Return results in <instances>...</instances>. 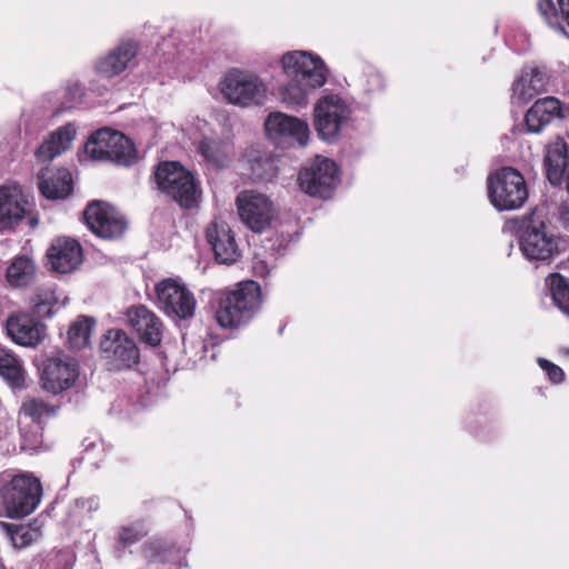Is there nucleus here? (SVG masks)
Returning a JSON list of instances; mask_svg holds the SVG:
<instances>
[{"label":"nucleus","instance_id":"nucleus-19","mask_svg":"<svg viewBox=\"0 0 569 569\" xmlns=\"http://www.w3.org/2000/svg\"><path fill=\"white\" fill-rule=\"evenodd\" d=\"M206 238L220 263L232 264L240 258L234 234L227 222L214 219L206 229Z\"/></svg>","mask_w":569,"mask_h":569},{"label":"nucleus","instance_id":"nucleus-23","mask_svg":"<svg viewBox=\"0 0 569 569\" xmlns=\"http://www.w3.org/2000/svg\"><path fill=\"white\" fill-rule=\"evenodd\" d=\"M561 116V103L557 98L537 100L527 111L525 120L530 132L538 133L555 118Z\"/></svg>","mask_w":569,"mask_h":569},{"label":"nucleus","instance_id":"nucleus-42","mask_svg":"<svg viewBox=\"0 0 569 569\" xmlns=\"http://www.w3.org/2000/svg\"><path fill=\"white\" fill-rule=\"evenodd\" d=\"M37 411L38 418L41 416H54L57 412V407L38 401Z\"/></svg>","mask_w":569,"mask_h":569},{"label":"nucleus","instance_id":"nucleus-22","mask_svg":"<svg viewBox=\"0 0 569 569\" xmlns=\"http://www.w3.org/2000/svg\"><path fill=\"white\" fill-rule=\"evenodd\" d=\"M137 52L136 42L131 40L122 41L97 62L96 69L103 77H114L127 69Z\"/></svg>","mask_w":569,"mask_h":569},{"label":"nucleus","instance_id":"nucleus-30","mask_svg":"<svg viewBox=\"0 0 569 569\" xmlns=\"http://www.w3.org/2000/svg\"><path fill=\"white\" fill-rule=\"evenodd\" d=\"M558 4L559 12L555 9L552 0H539L538 9L551 28L566 33L563 22L569 26V0H558Z\"/></svg>","mask_w":569,"mask_h":569},{"label":"nucleus","instance_id":"nucleus-20","mask_svg":"<svg viewBox=\"0 0 569 569\" xmlns=\"http://www.w3.org/2000/svg\"><path fill=\"white\" fill-rule=\"evenodd\" d=\"M549 74L545 68L530 67L521 70L511 88V100L526 103L535 96L547 90Z\"/></svg>","mask_w":569,"mask_h":569},{"label":"nucleus","instance_id":"nucleus-15","mask_svg":"<svg viewBox=\"0 0 569 569\" xmlns=\"http://www.w3.org/2000/svg\"><path fill=\"white\" fill-rule=\"evenodd\" d=\"M78 363L67 356L47 358L42 363L40 380L42 388L53 395L72 388L79 378Z\"/></svg>","mask_w":569,"mask_h":569},{"label":"nucleus","instance_id":"nucleus-32","mask_svg":"<svg viewBox=\"0 0 569 569\" xmlns=\"http://www.w3.org/2000/svg\"><path fill=\"white\" fill-rule=\"evenodd\" d=\"M556 306L567 316H569V280L559 273H552L546 279Z\"/></svg>","mask_w":569,"mask_h":569},{"label":"nucleus","instance_id":"nucleus-26","mask_svg":"<svg viewBox=\"0 0 569 569\" xmlns=\"http://www.w3.org/2000/svg\"><path fill=\"white\" fill-rule=\"evenodd\" d=\"M231 143L216 137H203L198 143V151L204 161L216 168H224L230 162Z\"/></svg>","mask_w":569,"mask_h":569},{"label":"nucleus","instance_id":"nucleus-13","mask_svg":"<svg viewBox=\"0 0 569 569\" xmlns=\"http://www.w3.org/2000/svg\"><path fill=\"white\" fill-rule=\"evenodd\" d=\"M264 130L269 139L281 144L307 146L310 128L307 121L283 112H271L264 121Z\"/></svg>","mask_w":569,"mask_h":569},{"label":"nucleus","instance_id":"nucleus-16","mask_svg":"<svg viewBox=\"0 0 569 569\" xmlns=\"http://www.w3.org/2000/svg\"><path fill=\"white\" fill-rule=\"evenodd\" d=\"M100 347L111 369L131 368L139 361V348L122 330L110 329L101 340Z\"/></svg>","mask_w":569,"mask_h":569},{"label":"nucleus","instance_id":"nucleus-12","mask_svg":"<svg viewBox=\"0 0 569 569\" xmlns=\"http://www.w3.org/2000/svg\"><path fill=\"white\" fill-rule=\"evenodd\" d=\"M83 216L89 229L103 239H117L126 232L128 227L126 218L114 207L103 201L90 202Z\"/></svg>","mask_w":569,"mask_h":569},{"label":"nucleus","instance_id":"nucleus-38","mask_svg":"<svg viewBox=\"0 0 569 569\" xmlns=\"http://www.w3.org/2000/svg\"><path fill=\"white\" fill-rule=\"evenodd\" d=\"M362 86L367 93H373L383 88V78L379 71L369 68L362 77Z\"/></svg>","mask_w":569,"mask_h":569},{"label":"nucleus","instance_id":"nucleus-39","mask_svg":"<svg viewBox=\"0 0 569 569\" xmlns=\"http://www.w3.org/2000/svg\"><path fill=\"white\" fill-rule=\"evenodd\" d=\"M538 365L545 370L553 383H560L565 379L563 370L543 358H538Z\"/></svg>","mask_w":569,"mask_h":569},{"label":"nucleus","instance_id":"nucleus-5","mask_svg":"<svg viewBox=\"0 0 569 569\" xmlns=\"http://www.w3.org/2000/svg\"><path fill=\"white\" fill-rule=\"evenodd\" d=\"M520 249L526 259L549 264L567 249V241L543 222H531L521 233Z\"/></svg>","mask_w":569,"mask_h":569},{"label":"nucleus","instance_id":"nucleus-46","mask_svg":"<svg viewBox=\"0 0 569 569\" xmlns=\"http://www.w3.org/2000/svg\"><path fill=\"white\" fill-rule=\"evenodd\" d=\"M37 337H38V341L40 340V328L38 327V333H37Z\"/></svg>","mask_w":569,"mask_h":569},{"label":"nucleus","instance_id":"nucleus-3","mask_svg":"<svg viewBox=\"0 0 569 569\" xmlns=\"http://www.w3.org/2000/svg\"><path fill=\"white\" fill-rule=\"evenodd\" d=\"M261 305L260 286L254 281H244L220 300L216 319L222 328H234L247 323Z\"/></svg>","mask_w":569,"mask_h":569},{"label":"nucleus","instance_id":"nucleus-21","mask_svg":"<svg viewBox=\"0 0 569 569\" xmlns=\"http://www.w3.org/2000/svg\"><path fill=\"white\" fill-rule=\"evenodd\" d=\"M127 320L143 342L150 346H158L161 342L162 323L147 307H131L127 311Z\"/></svg>","mask_w":569,"mask_h":569},{"label":"nucleus","instance_id":"nucleus-24","mask_svg":"<svg viewBox=\"0 0 569 569\" xmlns=\"http://www.w3.org/2000/svg\"><path fill=\"white\" fill-rule=\"evenodd\" d=\"M77 133L73 123L61 126L50 133V136L38 148V162L50 161L63 151H66Z\"/></svg>","mask_w":569,"mask_h":569},{"label":"nucleus","instance_id":"nucleus-14","mask_svg":"<svg viewBox=\"0 0 569 569\" xmlns=\"http://www.w3.org/2000/svg\"><path fill=\"white\" fill-rule=\"evenodd\" d=\"M30 214L31 203L21 186H0V233L14 232Z\"/></svg>","mask_w":569,"mask_h":569},{"label":"nucleus","instance_id":"nucleus-4","mask_svg":"<svg viewBox=\"0 0 569 569\" xmlns=\"http://www.w3.org/2000/svg\"><path fill=\"white\" fill-rule=\"evenodd\" d=\"M220 92L231 104L250 108L261 106L268 92L267 83L258 74L233 68L221 79Z\"/></svg>","mask_w":569,"mask_h":569},{"label":"nucleus","instance_id":"nucleus-7","mask_svg":"<svg viewBox=\"0 0 569 569\" xmlns=\"http://www.w3.org/2000/svg\"><path fill=\"white\" fill-rule=\"evenodd\" d=\"M93 160L111 161L130 166L136 159V149L130 139L118 131L103 128L94 132L84 146Z\"/></svg>","mask_w":569,"mask_h":569},{"label":"nucleus","instance_id":"nucleus-1","mask_svg":"<svg viewBox=\"0 0 569 569\" xmlns=\"http://www.w3.org/2000/svg\"><path fill=\"white\" fill-rule=\"evenodd\" d=\"M289 81L281 91V100L290 108H303L310 94L321 88L328 79L323 60L309 51H289L280 60Z\"/></svg>","mask_w":569,"mask_h":569},{"label":"nucleus","instance_id":"nucleus-41","mask_svg":"<svg viewBox=\"0 0 569 569\" xmlns=\"http://www.w3.org/2000/svg\"><path fill=\"white\" fill-rule=\"evenodd\" d=\"M253 271L257 276L260 277H266L270 272L268 264L263 260L258 258H256L253 262Z\"/></svg>","mask_w":569,"mask_h":569},{"label":"nucleus","instance_id":"nucleus-28","mask_svg":"<svg viewBox=\"0 0 569 569\" xmlns=\"http://www.w3.org/2000/svg\"><path fill=\"white\" fill-rule=\"evenodd\" d=\"M6 279L12 288H26L36 279V264L28 254L17 256L6 271Z\"/></svg>","mask_w":569,"mask_h":569},{"label":"nucleus","instance_id":"nucleus-47","mask_svg":"<svg viewBox=\"0 0 569 569\" xmlns=\"http://www.w3.org/2000/svg\"><path fill=\"white\" fill-rule=\"evenodd\" d=\"M0 569H4L3 566L0 565Z\"/></svg>","mask_w":569,"mask_h":569},{"label":"nucleus","instance_id":"nucleus-2","mask_svg":"<svg viewBox=\"0 0 569 569\" xmlns=\"http://www.w3.org/2000/svg\"><path fill=\"white\" fill-rule=\"evenodd\" d=\"M154 180L158 189L181 208L198 207L202 194L201 189L193 174L180 163L161 162L154 172Z\"/></svg>","mask_w":569,"mask_h":569},{"label":"nucleus","instance_id":"nucleus-35","mask_svg":"<svg viewBox=\"0 0 569 569\" xmlns=\"http://www.w3.org/2000/svg\"><path fill=\"white\" fill-rule=\"evenodd\" d=\"M147 532L143 522L137 521L121 527L118 533V540L120 545L126 548L140 541Z\"/></svg>","mask_w":569,"mask_h":569},{"label":"nucleus","instance_id":"nucleus-11","mask_svg":"<svg viewBox=\"0 0 569 569\" xmlns=\"http://www.w3.org/2000/svg\"><path fill=\"white\" fill-rule=\"evenodd\" d=\"M236 203L241 221L254 232H263L276 217V208L266 194L243 191Z\"/></svg>","mask_w":569,"mask_h":569},{"label":"nucleus","instance_id":"nucleus-18","mask_svg":"<svg viewBox=\"0 0 569 569\" xmlns=\"http://www.w3.org/2000/svg\"><path fill=\"white\" fill-rule=\"evenodd\" d=\"M83 261L81 244L69 237L54 239L47 251V264L59 273H68L78 269Z\"/></svg>","mask_w":569,"mask_h":569},{"label":"nucleus","instance_id":"nucleus-29","mask_svg":"<svg viewBox=\"0 0 569 569\" xmlns=\"http://www.w3.org/2000/svg\"><path fill=\"white\" fill-rule=\"evenodd\" d=\"M36 321L31 313L19 312L7 321V331L11 339L21 346L34 345Z\"/></svg>","mask_w":569,"mask_h":569},{"label":"nucleus","instance_id":"nucleus-10","mask_svg":"<svg viewBox=\"0 0 569 569\" xmlns=\"http://www.w3.org/2000/svg\"><path fill=\"white\" fill-rule=\"evenodd\" d=\"M36 478L31 473H19L0 487V497L10 518L24 517L36 508Z\"/></svg>","mask_w":569,"mask_h":569},{"label":"nucleus","instance_id":"nucleus-31","mask_svg":"<svg viewBox=\"0 0 569 569\" xmlns=\"http://www.w3.org/2000/svg\"><path fill=\"white\" fill-rule=\"evenodd\" d=\"M0 376L12 387L22 388L24 375L18 360L0 348Z\"/></svg>","mask_w":569,"mask_h":569},{"label":"nucleus","instance_id":"nucleus-45","mask_svg":"<svg viewBox=\"0 0 569 569\" xmlns=\"http://www.w3.org/2000/svg\"><path fill=\"white\" fill-rule=\"evenodd\" d=\"M29 223H30V226H34L36 224V218H30L29 219Z\"/></svg>","mask_w":569,"mask_h":569},{"label":"nucleus","instance_id":"nucleus-9","mask_svg":"<svg viewBox=\"0 0 569 569\" xmlns=\"http://www.w3.org/2000/svg\"><path fill=\"white\" fill-rule=\"evenodd\" d=\"M313 116L318 136L325 141L335 142L350 119L351 108L340 96L327 94L315 104Z\"/></svg>","mask_w":569,"mask_h":569},{"label":"nucleus","instance_id":"nucleus-40","mask_svg":"<svg viewBox=\"0 0 569 569\" xmlns=\"http://www.w3.org/2000/svg\"><path fill=\"white\" fill-rule=\"evenodd\" d=\"M49 569H70L64 553H59L47 561Z\"/></svg>","mask_w":569,"mask_h":569},{"label":"nucleus","instance_id":"nucleus-43","mask_svg":"<svg viewBox=\"0 0 569 569\" xmlns=\"http://www.w3.org/2000/svg\"><path fill=\"white\" fill-rule=\"evenodd\" d=\"M68 92L72 96V101H79L83 96V87L80 83H74L69 87Z\"/></svg>","mask_w":569,"mask_h":569},{"label":"nucleus","instance_id":"nucleus-17","mask_svg":"<svg viewBox=\"0 0 569 569\" xmlns=\"http://www.w3.org/2000/svg\"><path fill=\"white\" fill-rule=\"evenodd\" d=\"M338 182L336 163L317 157L299 176L300 188L310 196L328 197Z\"/></svg>","mask_w":569,"mask_h":569},{"label":"nucleus","instance_id":"nucleus-37","mask_svg":"<svg viewBox=\"0 0 569 569\" xmlns=\"http://www.w3.org/2000/svg\"><path fill=\"white\" fill-rule=\"evenodd\" d=\"M36 422V400L27 401L22 405L19 416L18 425L22 433H29L32 431V427Z\"/></svg>","mask_w":569,"mask_h":569},{"label":"nucleus","instance_id":"nucleus-44","mask_svg":"<svg viewBox=\"0 0 569 569\" xmlns=\"http://www.w3.org/2000/svg\"><path fill=\"white\" fill-rule=\"evenodd\" d=\"M40 496H41V488H40V483L38 482V493H37L38 502L40 501Z\"/></svg>","mask_w":569,"mask_h":569},{"label":"nucleus","instance_id":"nucleus-6","mask_svg":"<svg viewBox=\"0 0 569 569\" xmlns=\"http://www.w3.org/2000/svg\"><path fill=\"white\" fill-rule=\"evenodd\" d=\"M488 192L491 203L500 211L519 209L528 198L525 178L509 167L489 177Z\"/></svg>","mask_w":569,"mask_h":569},{"label":"nucleus","instance_id":"nucleus-34","mask_svg":"<svg viewBox=\"0 0 569 569\" xmlns=\"http://www.w3.org/2000/svg\"><path fill=\"white\" fill-rule=\"evenodd\" d=\"M93 326L94 321L88 317H80L73 322L68 332L71 347L81 349L88 346Z\"/></svg>","mask_w":569,"mask_h":569},{"label":"nucleus","instance_id":"nucleus-27","mask_svg":"<svg viewBox=\"0 0 569 569\" xmlns=\"http://www.w3.org/2000/svg\"><path fill=\"white\" fill-rule=\"evenodd\" d=\"M547 178L552 184H559L568 166L567 144L557 138L548 144L545 157Z\"/></svg>","mask_w":569,"mask_h":569},{"label":"nucleus","instance_id":"nucleus-33","mask_svg":"<svg viewBox=\"0 0 569 569\" xmlns=\"http://www.w3.org/2000/svg\"><path fill=\"white\" fill-rule=\"evenodd\" d=\"M0 528L7 532L16 548L28 547L36 538V529L32 527L31 522L10 525L0 521Z\"/></svg>","mask_w":569,"mask_h":569},{"label":"nucleus","instance_id":"nucleus-8","mask_svg":"<svg viewBox=\"0 0 569 569\" xmlns=\"http://www.w3.org/2000/svg\"><path fill=\"white\" fill-rule=\"evenodd\" d=\"M159 309L173 320H189L194 316L197 300L184 282L167 278L156 284Z\"/></svg>","mask_w":569,"mask_h":569},{"label":"nucleus","instance_id":"nucleus-25","mask_svg":"<svg viewBox=\"0 0 569 569\" xmlns=\"http://www.w3.org/2000/svg\"><path fill=\"white\" fill-rule=\"evenodd\" d=\"M39 189L48 200H63L72 191L71 173L64 168L48 172L39 183Z\"/></svg>","mask_w":569,"mask_h":569},{"label":"nucleus","instance_id":"nucleus-36","mask_svg":"<svg viewBox=\"0 0 569 569\" xmlns=\"http://www.w3.org/2000/svg\"><path fill=\"white\" fill-rule=\"evenodd\" d=\"M58 298L53 290H43L38 295V318H50L57 310Z\"/></svg>","mask_w":569,"mask_h":569}]
</instances>
